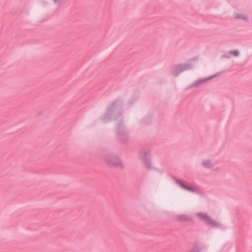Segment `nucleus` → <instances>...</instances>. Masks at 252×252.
I'll use <instances>...</instances> for the list:
<instances>
[{"instance_id": "f257e3e1", "label": "nucleus", "mask_w": 252, "mask_h": 252, "mask_svg": "<svg viewBox=\"0 0 252 252\" xmlns=\"http://www.w3.org/2000/svg\"><path fill=\"white\" fill-rule=\"evenodd\" d=\"M201 164L204 168L217 170L218 169L215 168L212 160L209 158H204L201 161Z\"/></svg>"}, {"instance_id": "f03ea898", "label": "nucleus", "mask_w": 252, "mask_h": 252, "mask_svg": "<svg viewBox=\"0 0 252 252\" xmlns=\"http://www.w3.org/2000/svg\"><path fill=\"white\" fill-rule=\"evenodd\" d=\"M196 215L200 219L208 223H213L214 222L213 220L206 214L202 212H199L197 213Z\"/></svg>"}, {"instance_id": "7ed1b4c3", "label": "nucleus", "mask_w": 252, "mask_h": 252, "mask_svg": "<svg viewBox=\"0 0 252 252\" xmlns=\"http://www.w3.org/2000/svg\"><path fill=\"white\" fill-rule=\"evenodd\" d=\"M217 76H218L217 75H213V76H210L209 77H207V78H203V79H199V80L196 81L192 85V86L191 87H196V86L199 85L200 84L205 83V82H206L211 80L212 79L216 77Z\"/></svg>"}, {"instance_id": "20e7f679", "label": "nucleus", "mask_w": 252, "mask_h": 252, "mask_svg": "<svg viewBox=\"0 0 252 252\" xmlns=\"http://www.w3.org/2000/svg\"><path fill=\"white\" fill-rule=\"evenodd\" d=\"M233 17L235 19H240L245 21H248L249 20V17L247 14L240 12L235 13Z\"/></svg>"}, {"instance_id": "39448f33", "label": "nucleus", "mask_w": 252, "mask_h": 252, "mask_svg": "<svg viewBox=\"0 0 252 252\" xmlns=\"http://www.w3.org/2000/svg\"><path fill=\"white\" fill-rule=\"evenodd\" d=\"M229 54L235 57H238L239 55V52L237 50H234L230 51Z\"/></svg>"}, {"instance_id": "423d86ee", "label": "nucleus", "mask_w": 252, "mask_h": 252, "mask_svg": "<svg viewBox=\"0 0 252 252\" xmlns=\"http://www.w3.org/2000/svg\"><path fill=\"white\" fill-rule=\"evenodd\" d=\"M53 2L56 4H60L62 2L63 0H52Z\"/></svg>"}, {"instance_id": "0eeeda50", "label": "nucleus", "mask_w": 252, "mask_h": 252, "mask_svg": "<svg viewBox=\"0 0 252 252\" xmlns=\"http://www.w3.org/2000/svg\"><path fill=\"white\" fill-rule=\"evenodd\" d=\"M182 187H183L184 188H185V189H189H189H190V188H189V187H185V186H182Z\"/></svg>"}]
</instances>
